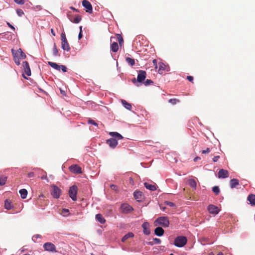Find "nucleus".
Here are the masks:
<instances>
[{
    "instance_id": "obj_1",
    "label": "nucleus",
    "mask_w": 255,
    "mask_h": 255,
    "mask_svg": "<svg viewBox=\"0 0 255 255\" xmlns=\"http://www.w3.org/2000/svg\"><path fill=\"white\" fill-rule=\"evenodd\" d=\"M155 226H161L164 228L168 227L169 225V221L167 217H160L154 221Z\"/></svg>"
},
{
    "instance_id": "obj_2",
    "label": "nucleus",
    "mask_w": 255,
    "mask_h": 255,
    "mask_svg": "<svg viewBox=\"0 0 255 255\" xmlns=\"http://www.w3.org/2000/svg\"><path fill=\"white\" fill-rule=\"evenodd\" d=\"M187 242V238L184 236H179L175 239L174 245L177 247H182L185 246Z\"/></svg>"
},
{
    "instance_id": "obj_3",
    "label": "nucleus",
    "mask_w": 255,
    "mask_h": 255,
    "mask_svg": "<svg viewBox=\"0 0 255 255\" xmlns=\"http://www.w3.org/2000/svg\"><path fill=\"white\" fill-rule=\"evenodd\" d=\"M43 248L44 249L45 251L51 252V253H56V248L55 246L50 243V242H47L44 244Z\"/></svg>"
},
{
    "instance_id": "obj_4",
    "label": "nucleus",
    "mask_w": 255,
    "mask_h": 255,
    "mask_svg": "<svg viewBox=\"0 0 255 255\" xmlns=\"http://www.w3.org/2000/svg\"><path fill=\"white\" fill-rule=\"evenodd\" d=\"M77 187L75 185L71 186L69 190V195L70 197L73 201H76L77 199Z\"/></svg>"
},
{
    "instance_id": "obj_5",
    "label": "nucleus",
    "mask_w": 255,
    "mask_h": 255,
    "mask_svg": "<svg viewBox=\"0 0 255 255\" xmlns=\"http://www.w3.org/2000/svg\"><path fill=\"white\" fill-rule=\"evenodd\" d=\"M48 64L53 68L58 71H60V69H61L63 72H66L67 71V67L64 65H60L56 63L50 61L48 62Z\"/></svg>"
},
{
    "instance_id": "obj_6",
    "label": "nucleus",
    "mask_w": 255,
    "mask_h": 255,
    "mask_svg": "<svg viewBox=\"0 0 255 255\" xmlns=\"http://www.w3.org/2000/svg\"><path fill=\"white\" fill-rule=\"evenodd\" d=\"M61 194V190L56 186H51V194L54 198H58Z\"/></svg>"
},
{
    "instance_id": "obj_7",
    "label": "nucleus",
    "mask_w": 255,
    "mask_h": 255,
    "mask_svg": "<svg viewBox=\"0 0 255 255\" xmlns=\"http://www.w3.org/2000/svg\"><path fill=\"white\" fill-rule=\"evenodd\" d=\"M82 5L86 9V12L89 13H92L93 7L92 4L89 1L87 0H83L82 1Z\"/></svg>"
},
{
    "instance_id": "obj_8",
    "label": "nucleus",
    "mask_w": 255,
    "mask_h": 255,
    "mask_svg": "<svg viewBox=\"0 0 255 255\" xmlns=\"http://www.w3.org/2000/svg\"><path fill=\"white\" fill-rule=\"evenodd\" d=\"M121 208L122 212L126 214L130 213L133 210V208L128 204H123Z\"/></svg>"
},
{
    "instance_id": "obj_9",
    "label": "nucleus",
    "mask_w": 255,
    "mask_h": 255,
    "mask_svg": "<svg viewBox=\"0 0 255 255\" xmlns=\"http://www.w3.org/2000/svg\"><path fill=\"white\" fill-rule=\"evenodd\" d=\"M70 171L75 174H78L82 173L81 168L77 164L72 165L69 167Z\"/></svg>"
},
{
    "instance_id": "obj_10",
    "label": "nucleus",
    "mask_w": 255,
    "mask_h": 255,
    "mask_svg": "<svg viewBox=\"0 0 255 255\" xmlns=\"http://www.w3.org/2000/svg\"><path fill=\"white\" fill-rule=\"evenodd\" d=\"M11 52L13 55H16L21 59H25L26 58V55L20 48L18 49L17 51H15L13 49H11Z\"/></svg>"
},
{
    "instance_id": "obj_11",
    "label": "nucleus",
    "mask_w": 255,
    "mask_h": 255,
    "mask_svg": "<svg viewBox=\"0 0 255 255\" xmlns=\"http://www.w3.org/2000/svg\"><path fill=\"white\" fill-rule=\"evenodd\" d=\"M146 76V73L145 71L139 70L137 77V82L141 83L143 82L145 79Z\"/></svg>"
},
{
    "instance_id": "obj_12",
    "label": "nucleus",
    "mask_w": 255,
    "mask_h": 255,
    "mask_svg": "<svg viewBox=\"0 0 255 255\" xmlns=\"http://www.w3.org/2000/svg\"><path fill=\"white\" fill-rule=\"evenodd\" d=\"M208 210L210 214L213 215H216L218 214L220 211L218 207L212 204H210L208 206Z\"/></svg>"
},
{
    "instance_id": "obj_13",
    "label": "nucleus",
    "mask_w": 255,
    "mask_h": 255,
    "mask_svg": "<svg viewBox=\"0 0 255 255\" xmlns=\"http://www.w3.org/2000/svg\"><path fill=\"white\" fill-rule=\"evenodd\" d=\"M142 228L143 229V232L146 235H148L150 234V230L149 228V224L145 222L142 224Z\"/></svg>"
},
{
    "instance_id": "obj_14",
    "label": "nucleus",
    "mask_w": 255,
    "mask_h": 255,
    "mask_svg": "<svg viewBox=\"0 0 255 255\" xmlns=\"http://www.w3.org/2000/svg\"><path fill=\"white\" fill-rule=\"evenodd\" d=\"M229 172L225 169H220L218 173V176L219 178H225L229 177Z\"/></svg>"
},
{
    "instance_id": "obj_15",
    "label": "nucleus",
    "mask_w": 255,
    "mask_h": 255,
    "mask_svg": "<svg viewBox=\"0 0 255 255\" xmlns=\"http://www.w3.org/2000/svg\"><path fill=\"white\" fill-rule=\"evenodd\" d=\"M23 67L24 70V73L27 76L31 75V70L28 62L24 61L23 62Z\"/></svg>"
},
{
    "instance_id": "obj_16",
    "label": "nucleus",
    "mask_w": 255,
    "mask_h": 255,
    "mask_svg": "<svg viewBox=\"0 0 255 255\" xmlns=\"http://www.w3.org/2000/svg\"><path fill=\"white\" fill-rule=\"evenodd\" d=\"M107 143L112 148H115L118 144L117 140L115 139L111 138L107 140Z\"/></svg>"
},
{
    "instance_id": "obj_17",
    "label": "nucleus",
    "mask_w": 255,
    "mask_h": 255,
    "mask_svg": "<svg viewBox=\"0 0 255 255\" xmlns=\"http://www.w3.org/2000/svg\"><path fill=\"white\" fill-rule=\"evenodd\" d=\"M144 187L152 191H155L157 189L156 185L155 184H151L147 182H145L144 183Z\"/></svg>"
},
{
    "instance_id": "obj_18",
    "label": "nucleus",
    "mask_w": 255,
    "mask_h": 255,
    "mask_svg": "<svg viewBox=\"0 0 255 255\" xmlns=\"http://www.w3.org/2000/svg\"><path fill=\"white\" fill-rule=\"evenodd\" d=\"M61 48L67 51L70 50V47L67 40L61 41Z\"/></svg>"
},
{
    "instance_id": "obj_19",
    "label": "nucleus",
    "mask_w": 255,
    "mask_h": 255,
    "mask_svg": "<svg viewBox=\"0 0 255 255\" xmlns=\"http://www.w3.org/2000/svg\"><path fill=\"white\" fill-rule=\"evenodd\" d=\"M68 16L70 20L75 23H78L81 20V16L79 15H77L73 19L72 18V17L68 14Z\"/></svg>"
},
{
    "instance_id": "obj_20",
    "label": "nucleus",
    "mask_w": 255,
    "mask_h": 255,
    "mask_svg": "<svg viewBox=\"0 0 255 255\" xmlns=\"http://www.w3.org/2000/svg\"><path fill=\"white\" fill-rule=\"evenodd\" d=\"M164 233V230L160 227L156 228L154 230V234L157 236H162Z\"/></svg>"
},
{
    "instance_id": "obj_21",
    "label": "nucleus",
    "mask_w": 255,
    "mask_h": 255,
    "mask_svg": "<svg viewBox=\"0 0 255 255\" xmlns=\"http://www.w3.org/2000/svg\"><path fill=\"white\" fill-rule=\"evenodd\" d=\"M133 196L137 201H140L142 198V192L139 191H135L133 193Z\"/></svg>"
},
{
    "instance_id": "obj_22",
    "label": "nucleus",
    "mask_w": 255,
    "mask_h": 255,
    "mask_svg": "<svg viewBox=\"0 0 255 255\" xmlns=\"http://www.w3.org/2000/svg\"><path fill=\"white\" fill-rule=\"evenodd\" d=\"M247 200L252 206L255 205V195L253 194H250L248 197Z\"/></svg>"
},
{
    "instance_id": "obj_23",
    "label": "nucleus",
    "mask_w": 255,
    "mask_h": 255,
    "mask_svg": "<svg viewBox=\"0 0 255 255\" xmlns=\"http://www.w3.org/2000/svg\"><path fill=\"white\" fill-rule=\"evenodd\" d=\"M134 237V234L132 232H129L125 235L122 239V242L124 243L129 238H132Z\"/></svg>"
},
{
    "instance_id": "obj_24",
    "label": "nucleus",
    "mask_w": 255,
    "mask_h": 255,
    "mask_svg": "<svg viewBox=\"0 0 255 255\" xmlns=\"http://www.w3.org/2000/svg\"><path fill=\"white\" fill-rule=\"evenodd\" d=\"M96 220L101 224H104L106 222L105 219L101 214H98L96 215Z\"/></svg>"
},
{
    "instance_id": "obj_25",
    "label": "nucleus",
    "mask_w": 255,
    "mask_h": 255,
    "mask_svg": "<svg viewBox=\"0 0 255 255\" xmlns=\"http://www.w3.org/2000/svg\"><path fill=\"white\" fill-rule=\"evenodd\" d=\"M239 184V180L237 179H233L230 181V186L231 188L236 187Z\"/></svg>"
},
{
    "instance_id": "obj_26",
    "label": "nucleus",
    "mask_w": 255,
    "mask_h": 255,
    "mask_svg": "<svg viewBox=\"0 0 255 255\" xmlns=\"http://www.w3.org/2000/svg\"><path fill=\"white\" fill-rule=\"evenodd\" d=\"M111 50L114 52H116L119 49V46L118 43L114 42L111 45Z\"/></svg>"
},
{
    "instance_id": "obj_27",
    "label": "nucleus",
    "mask_w": 255,
    "mask_h": 255,
    "mask_svg": "<svg viewBox=\"0 0 255 255\" xmlns=\"http://www.w3.org/2000/svg\"><path fill=\"white\" fill-rule=\"evenodd\" d=\"M110 134L112 136L117 138L118 139H122L123 138V136L117 132H110Z\"/></svg>"
},
{
    "instance_id": "obj_28",
    "label": "nucleus",
    "mask_w": 255,
    "mask_h": 255,
    "mask_svg": "<svg viewBox=\"0 0 255 255\" xmlns=\"http://www.w3.org/2000/svg\"><path fill=\"white\" fill-rule=\"evenodd\" d=\"M188 184L190 187L194 189H196L197 186V183L196 181L193 179H190L188 180Z\"/></svg>"
},
{
    "instance_id": "obj_29",
    "label": "nucleus",
    "mask_w": 255,
    "mask_h": 255,
    "mask_svg": "<svg viewBox=\"0 0 255 255\" xmlns=\"http://www.w3.org/2000/svg\"><path fill=\"white\" fill-rule=\"evenodd\" d=\"M19 193L20 194V196L22 199H25L26 198L27 195V191L25 189H22L19 190Z\"/></svg>"
},
{
    "instance_id": "obj_30",
    "label": "nucleus",
    "mask_w": 255,
    "mask_h": 255,
    "mask_svg": "<svg viewBox=\"0 0 255 255\" xmlns=\"http://www.w3.org/2000/svg\"><path fill=\"white\" fill-rule=\"evenodd\" d=\"M4 207L7 210L11 209L12 207L11 202L8 200H6L4 202Z\"/></svg>"
},
{
    "instance_id": "obj_31",
    "label": "nucleus",
    "mask_w": 255,
    "mask_h": 255,
    "mask_svg": "<svg viewBox=\"0 0 255 255\" xmlns=\"http://www.w3.org/2000/svg\"><path fill=\"white\" fill-rule=\"evenodd\" d=\"M122 103L123 106L128 110H130L131 109V105L130 104L128 103L126 101L123 100Z\"/></svg>"
},
{
    "instance_id": "obj_32",
    "label": "nucleus",
    "mask_w": 255,
    "mask_h": 255,
    "mask_svg": "<svg viewBox=\"0 0 255 255\" xmlns=\"http://www.w3.org/2000/svg\"><path fill=\"white\" fill-rule=\"evenodd\" d=\"M53 54L54 56H59V53H58V50L57 48V46H56V43H54V45H53Z\"/></svg>"
},
{
    "instance_id": "obj_33",
    "label": "nucleus",
    "mask_w": 255,
    "mask_h": 255,
    "mask_svg": "<svg viewBox=\"0 0 255 255\" xmlns=\"http://www.w3.org/2000/svg\"><path fill=\"white\" fill-rule=\"evenodd\" d=\"M7 177L4 176H0V185H3L7 180Z\"/></svg>"
},
{
    "instance_id": "obj_34",
    "label": "nucleus",
    "mask_w": 255,
    "mask_h": 255,
    "mask_svg": "<svg viewBox=\"0 0 255 255\" xmlns=\"http://www.w3.org/2000/svg\"><path fill=\"white\" fill-rule=\"evenodd\" d=\"M126 61L131 66H133L135 64L134 59L129 57L126 58Z\"/></svg>"
},
{
    "instance_id": "obj_35",
    "label": "nucleus",
    "mask_w": 255,
    "mask_h": 255,
    "mask_svg": "<svg viewBox=\"0 0 255 255\" xmlns=\"http://www.w3.org/2000/svg\"><path fill=\"white\" fill-rule=\"evenodd\" d=\"M168 102L172 105H174L179 103L180 100L177 99H170L169 100Z\"/></svg>"
},
{
    "instance_id": "obj_36",
    "label": "nucleus",
    "mask_w": 255,
    "mask_h": 255,
    "mask_svg": "<svg viewBox=\"0 0 255 255\" xmlns=\"http://www.w3.org/2000/svg\"><path fill=\"white\" fill-rule=\"evenodd\" d=\"M212 191L216 195H218L220 192V190L218 186H215L212 188Z\"/></svg>"
},
{
    "instance_id": "obj_37",
    "label": "nucleus",
    "mask_w": 255,
    "mask_h": 255,
    "mask_svg": "<svg viewBox=\"0 0 255 255\" xmlns=\"http://www.w3.org/2000/svg\"><path fill=\"white\" fill-rule=\"evenodd\" d=\"M165 70V65L163 63H160L159 66L158 73L162 74L163 71Z\"/></svg>"
},
{
    "instance_id": "obj_38",
    "label": "nucleus",
    "mask_w": 255,
    "mask_h": 255,
    "mask_svg": "<svg viewBox=\"0 0 255 255\" xmlns=\"http://www.w3.org/2000/svg\"><path fill=\"white\" fill-rule=\"evenodd\" d=\"M117 38L118 39L119 44L121 46L122 45V44H123V42H124V40H123V37H122V36L120 34H118L117 35Z\"/></svg>"
},
{
    "instance_id": "obj_39",
    "label": "nucleus",
    "mask_w": 255,
    "mask_h": 255,
    "mask_svg": "<svg viewBox=\"0 0 255 255\" xmlns=\"http://www.w3.org/2000/svg\"><path fill=\"white\" fill-rule=\"evenodd\" d=\"M13 60L14 61V62L17 65H20V61H19V58L16 55H13Z\"/></svg>"
},
{
    "instance_id": "obj_40",
    "label": "nucleus",
    "mask_w": 255,
    "mask_h": 255,
    "mask_svg": "<svg viewBox=\"0 0 255 255\" xmlns=\"http://www.w3.org/2000/svg\"><path fill=\"white\" fill-rule=\"evenodd\" d=\"M153 83V82L150 79H147L144 83L145 86H148Z\"/></svg>"
},
{
    "instance_id": "obj_41",
    "label": "nucleus",
    "mask_w": 255,
    "mask_h": 255,
    "mask_svg": "<svg viewBox=\"0 0 255 255\" xmlns=\"http://www.w3.org/2000/svg\"><path fill=\"white\" fill-rule=\"evenodd\" d=\"M16 13L19 16H22V15L24 14L23 10L21 9H17L16 10Z\"/></svg>"
},
{
    "instance_id": "obj_42",
    "label": "nucleus",
    "mask_w": 255,
    "mask_h": 255,
    "mask_svg": "<svg viewBox=\"0 0 255 255\" xmlns=\"http://www.w3.org/2000/svg\"><path fill=\"white\" fill-rule=\"evenodd\" d=\"M88 123L90 124H92V125H93L95 126H97L98 127V124L96 123L94 120H91V119H89L88 120Z\"/></svg>"
},
{
    "instance_id": "obj_43",
    "label": "nucleus",
    "mask_w": 255,
    "mask_h": 255,
    "mask_svg": "<svg viewBox=\"0 0 255 255\" xmlns=\"http://www.w3.org/2000/svg\"><path fill=\"white\" fill-rule=\"evenodd\" d=\"M153 240L154 244H159L161 243V240L158 238H154Z\"/></svg>"
},
{
    "instance_id": "obj_44",
    "label": "nucleus",
    "mask_w": 255,
    "mask_h": 255,
    "mask_svg": "<svg viewBox=\"0 0 255 255\" xmlns=\"http://www.w3.org/2000/svg\"><path fill=\"white\" fill-rule=\"evenodd\" d=\"M14 1L18 4H23L24 3V0H14Z\"/></svg>"
},
{
    "instance_id": "obj_45",
    "label": "nucleus",
    "mask_w": 255,
    "mask_h": 255,
    "mask_svg": "<svg viewBox=\"0 0 255 255\" xmlns=\"http://www.w3.org/2000/svg\"><path fill=\"white\" fill-rule=\"evenodd\" d=\"M69 212V210L67 209H63L62 211L61 214H62L64 216H66V214Z\"/></svg>"
},
{
    "instance_id": "obj_46",
    "label": "nucleus",
    "mask_w": 255,
    "mask_h": 255,
    "mask_svg": "<svg viewBox=\"0 0 255 255\" xmlns=\"http://www.w3.org/2000/svg\"><path fill=\"white\" fill-rule=\"evenodd\" d=\"M61 41L66 40V35L64 32H62L61 34Z\"/></svg>"
},
{
    "instance_id": "obj_47",
    "label": "nucleus",
    "mask_w": 255,
    "mask_h": 255,
    "mask_svg": "<svg viewBox=\"0 0 255 255\" xmlns=\"http://www.w3.org/2000/svg\"><path fill=\"white\" fill-rule=\"evenodd\" d=\"M165 205H168L170 207H173L174 206V204L173 203L169 201H165Z\"/></svg>"
},
{
    "instance_id": "obj_48",
    "label": "nucleus",
    "mask_w": 255,
    "mask_h": 255,
    "mask_svg": "<svg viewBox=\"0 0 255 255\" xmlns=\"http://www.w3.org/2000/svg\"><path fill=\"white\" fill-rule=\"evenodd\" d=\"M35 176V174L33 172H29L27 174V177L29 178L33 177Z\"/></svg>"
},
{
    "instance_id": "obj_49",
    "label": "nucleus",
    "mask_w": 255,
    "mask_h": 255,
    "mask_svg": "<svg viewBox=\"0 0 255 255\" xmlns=\"http://www.w3.org/2000/svg\"><path fill=\"white\" fill-rule=\"evenodd\" d=\"M210 151L209 148H207L206 149L202 150V153L203 154L208 153Z\"/></svg>"
},
{
    "instance_id": "obj_50",
    "label": "nucleus",
    "mask_w": 255,
    "mask_h": 255,
    "mask_svg": "<svg viewBox=\"0 0 255 255\" xmlns=\"http://www.w3.org/2000/svg\"><path fill=\"white\" fill-rule=\"evenodd\" d=\"M187 79L189 80L190 82H193V77L191 76H188L187 77Z\"/></svg>"
},
{
    "instance_id": "obj_51",
    "label": "nucleus",
    "mask_w": 255,
    "mask_h": 255,
    "mask_svg": "<svg viewBox=\"0 0 255 255\" xmlns=\"http://www.w3.org/2000/svg\"><path fill=\"white\" fill-rule=\"evenodd\" d=\"M220 158V156H215L213 157V160L214 162H216L218 160V159Z\"/></svg>"
},
{
    "instance_id": "obj_52",
    "label": "nucleus",
    "mask_w": 255,
    "mask_h": 255,
    "mask_svg": "<svg viewBox=\"0 0 255 255\" xmlns=\"http://www.w3.org/2000/svg\"><path fill=\"white\" fill-rule=\"evenodd\" d=\"M111 188L112 189L116 191L117 190V186L115 185L112 184L111 185Z\"/></svg>"
},
{
    "instance_id": "obj_53",
    "label": "nucleus",
    "mask_w": 255,
    "mask_h": 255,
    "mask_svg": "<svg viewBox=\"0 0 255 255\" xmlns=\"http://www.w3.org/2000/svg\"><path fill=\"white\" fill-rule=\"evenodd\" d=\"M7 25L10 27L11 28V29H12L13 30H15V28L14 27V26H13L11 24H10L9 22H7Z\"/></svg>"
},
{
    "instance_id": "obj_54",
    "label": "nucleus",
    "mask_w": 255,
    "mask_h": 255,
    "mask_svg": "<svg viewBox=\"0 0 255 255\" xmlns=\"http://www.w3.org/2000/svg\"><path fill=\"white\" fill-rule=\"evenodd\" d=\"M146 244L147 245H151V246H152V245H154L153 240L152 241H151V242H146Z\"/></svg>"
},
{
    "instance_id": "obj_55",
    "label": "nucleus",
    "mask_w": 255,
    "mask_h": 255,
    "mask_svg": "<svg viewBox=\"0 0 255 255\" xmlns=\"http://www.w3.org/2000/svg\"><path fill=\"white\" fill-rule=\"evenodd\" d=\"M82 37V31H80L79 35H78V39H80Z\"/></svg>"
},
{
    "instance_id": "obj_56",
    "label": "nucleus",
    "mask_w": 255,
    "mask_h": 255,
    "mask_svg": "<svg viewBox=\"0 0 255 255\" xmlns=\"http://www.w3.org/2000/svg\"><path fill=\"white\" fill-rule=\"evenodd\" d=\"M131 82L134 83V84H135L137 81V79H136L135 78H133L132 80H131Z\"/></svg>"
},
{
    "instance_id": "obj_57",
    "label": "nucleus",
    "mask_w": 255,
    "mask_h": 255,
    "mask_svg": "<svg viewBox=\"0 0 255 255\" xmlns=\"http://www.w3.org/2000/svg\"><path fill=\"white\" fill-rule=\"evenodd\" d=\"M51 32L52 34L54 36H55L56 35L55 33V32H54V30H53V28H51Z\"/></svg>"
},
{
    "instance_id": "obj_58",
    "label": "nucleus",
    "mask_w": 255,
    "mask_h": 255,
    "mask_svg": "<svg viewBox=\"0 0 255 255\" xmlns=\"http://www.w3.org/2000/svg\"><path fill=\"white\" fill-rule=\"evenodd\" d=\"M199 159H200V157H198V156H197V157H196L194 159V161L195 162H196V161H197L198 160H199Z\"/></svg>"
},
{
    "instance_id": "obj_59",
    "label": "nucleus",
    "mask_w": 255,
    "mask_h": 255,
    "mask_svg": "<svg viewBox=\"0 0 255 255\" xmlns=\"http://www.w3.org/2000/svg\"><path fill=\"white\" fill-rule=\"evenodd\" d=\"M71 8L73 10H74V11H75L76 12H79V10L77 9H76L75 8L73 7H71Z\"/></svg>"
},
{
    "instance_id": "obj_60",
    "label": "nucleus",
    "mask_w": 255,
    "mask_h": 255,
    "mask_svg": "<svg viewBox=\"0 0 255 255\" xmlns=\"http://www.w3.org/2000/svg\"><path fill=\"white\" fill-rule=\"evenodd\" d=\"M217 255H224L223 253L222 252H219Z\"/></svg>"
},
{
    "instance_id": "obj_61",
    "label": "nucleus",
    "mask_w": 255,
    "mask_h": 255,
    "mask_svg": "<svg viewBox=\"0 0 255 255\" xmlns=\"http://www.w3.org/2000/svg\"><path fill=\"white\" fill-rule=\"evenodd\" d=\"M14 75L16 77H17V75H18V74H17V73L16 72H14Z\"/></svg>"
},
{
    "instance_id": "obj_62",
    "label": "nucleus",
    "mask_w": 255,
    "mask_h": 255,
    "mask_svg": "<svg viewBox=\"0 0 255 255\" xmlns=\"http://www.w3.org/2000/svg\"><path fill=\"white\" fill-rule=\"evenodd\" d=\"M153 63L155 64H156V60L155 59H154L153 60Z\"/></svg>"
},
{
    "instance_id": "obj_63",
    "label": "nucleus",
    "mask_w": 255,
    "mask_h": 255,
    "mask_svg": "<svg viewBox=\"0 0 255 255\" xmlns=\"http://www.w3.org/2000/svg\"><path fill=\"white\" fill-rule=\"evenodd\" d=\"M79 28H80V31H82V26H80V27H79Z\"/></svg>"
},
{
    "instance_id": "obj_64",
    "label": "nucleus",
    "mask_w": 255,
    "mask_h": 255,
    "mask_svg": "<svg viewBox=\"0 0 255 255\" xmlns=\"http://www.w3.org/2000/svg\"><path fill=\"white\" fill-rule=\"evenodd\" d=\"M208 255H214L213 253H210Z\"/></svg>"
}]
</instances>
